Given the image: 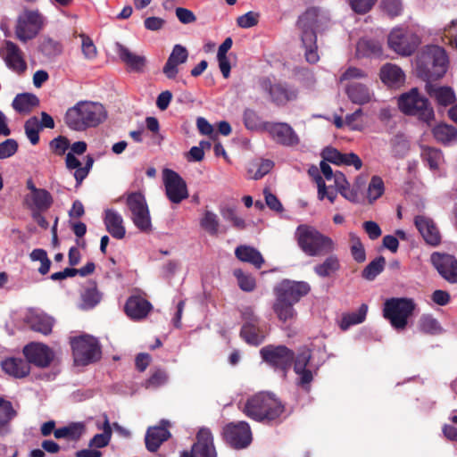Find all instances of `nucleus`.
I'll use <instances>...</instances> for the list:
<instances>
[{"mask_svg": "<svg viewBox=\"0 0 457 457\" xmlns=\"http://www.w3.org/2000/svg\"><path fill=\"white\" fill-rule=\"evenodd\" d=\"M106 118V112L101 104L81 101L69 108L64 116L65 124L77 131L96 127Z\"/></svg>", "mask_w": 457, "mask_h": 457, "instance_id": "nucleus-1", "label": "nucleus"}, {"mask_svg": "<svg viewBox=\"0 0 457 457\" xmlns=\"http://www.w3.org/2000/svg\"><path fill=\"white\" fill-rule=\"evenodd\" d=\"M445 51L437 46H428L417 57L416 71L419 78L431 83L441 79L447 71Z\"/></svg>", "mask_w": 457, "mask_h": 457, "instance_id": "nucleus-2", "label": "nucleus"}, {"mask_svg": "<svg viewBox=\"0 0 457 457\" xmlns=\"http://www.w3.org/2000/svg\"><path fill=\"white\" fill-rule=\"evenodd\" d=\"M285 411L282 402L270 393L261 392L248 398L243 412L255 421L274 420Z\"/></svg>", "mask_w": 457, "mask_h": 457, "instance_id": "nucleus-3", "label": "nucleus"}, {"mask_svg": "<svg viewBox=\"0 0 457 457\" xmlns=\"http://www.w3.org/2000/svg\"><path fill=\"white\" fill-rule=\"evenodd\" d=\"M295 238L301 250L309 256H325L335 249V243L329 237L309 225H299Z\"/></svg>", "mask_w": 457, "mask_h": 457, "instance_id": "nucleus-4", "label": "nucleus"}, {"mask_svg": "<svg viewBox=\"0 0 457 457\" xmlns=\"http://www.w3.org/2000/svg\"><path fill=\"white\" fill-rule=\"evenodd\" d=\"M319 10L315 7L308 8L299 16L296 27L300 31V38L304 48L305 60L314 64L319 62L316 27L318 22Z\"/></svg>", "mask_w": 457, "mask_h": 457, "instance_id": "nucleus-5", "label": "nucleus"}, {"mask_svg": "<svg viewBox=\"0 0 457 457\" xmlns=\"http://www.w3.org/2000/svg\"><path fill=\"white\" fill-rule=\"evenodd\" d=\"M398 107L405 115L414 116L428 125L435 119L434 109L428 99L421 96L417 87L399 96Z\"/></svg>", "mask_w": 457, "mask_h": 457, "instance_id": "nucleus-6", "label": "nucleus"}, {"mask_svg": "<svg viewBox=\"0 0 457 457\" xmlns=\"http://www.w3.org/2000/svg\"><path fill=\"white\" fill-rule=\"evenodd\" d=\"M415 308L416 303L411 298L392 297L384 303L383 316L395 328L404 329Z\"/></svg>", "mask_w": 457, "mask_h": 457, "instance_id": "nucleus-7", "label": "nucleus"}, {"mask_svg": "<svg viewBox=\"0 0 457 457\" xmlns=\"http://www.w3.org/2000/svg\"><path fill=\"white\" fill-rule=\"evenodd\" d=\"M71 346L74 362L86 366L100 360L102 355L101 345L93 336L82 335L71 339Z\"/></svg>", "mask_w": 457, "mask_h": 457, "instance_id": "nucleus-8", "label": "nucleus"}, {"mask_svg": "<svg viewBox=\"0 0 457 457\" xmlns=\"http://www.w3.org/2000/svg\"><path fill=\"white\" fill-rule=\"evenodd\" d=\"M260 355L264 362L284 375L291 368L295 359V352L283 345H265L260 350Z\"/></svg>", "mask_w": 457, "mask_h": 457, "instance_id": "nucleus-9", "label": "nucleus"}, {"mask_svg": "<svg viewBox=\"0 0 457 457\" xmlns=\"http://www.w3.org/2000/svg\"><path fill=\"white\" fill-rule=\"evenodd\" d=\"M420 43L419 36L408 28H395L387 37L389 48L402 56L411 55Z\"/></svg>", "mask_w": 457, "mask_h": 457, "instance_id": "nucleus-10", "label": "nucleus"}, {"mask_svg": "<svg viewBox=\"0 0 457 457\" xmlns=\"http://www.w3.org/2000/svg\"><path fill=\"white\" fill-rule=\"evenodd\" d=\"M126 204L131 212L134 225L140 231H151V217L145 195L140 192L130 193L127 197Z\"/></svg>", "mask_w": 457, "mask_h": 457, "instance_id": "nucleus-11", "label": "nucleus"}, {"mask_svg": "<svg viewBox=\"0 0 457 457\" xmlns=\"http://www.w3.org/2000/svg\"><path fill=\"white\" fill-rule=\"evenodd\" d=\"M44 25V17L38 11L27 10L17 19L16 37L21 42L33 39Z\"/></svg>", "mask_w": 457, "mask_h": 457, "instance_id": "nucleus-12", "label": "nucleus"}, {"mask_svg": "<svg viewBox=\"0 0 457 457\" xmlns=\"http://www.w3.org/2000/svg\"><path fill=\"white\" fill-rule=\"evenodd\" d=\"M223 440L234 449L246 448L252 442V431L245 421L230 422L223 427Z\"/></svg>", "mask_w": 457, "mask_h": 457, "instance_id": "nucleus-13", "label": "nucleus"}, {"mask_svg": "<svg viewBox=\"0 0 457 457\" xmlns=\"http://www.w3.org/2000/svg\"><path fill=\"white\" fill-rule=\"evenodd\" d=\"M162 179L165 195L172 204H179L188 197L187 183L178 172L170 169H164Z\"/></svg>", "mask_w": 457, "mask_h": 457, "instance_id": "nucleus-14", "label": "nucleus"}, {"mask_svg": "<svg viewBox=\"0 0 457 457\" xmlns=\"http://www.w3.org/2000/svg\"><path fill=\"white\" fill-rule=\"evenodd\" d=\"M261 88L266 92L270 101L277 106H284L288 102L295 101L297 98V90L287 84H273L269 78L260 79Z\"/></svg>", "mask_w": 457, "mask_h": 457, "instance_id": "nucleus-15", "label": "nucleus"}, {"mask_svg": "<svg viewBox=\"0 0 457 457\" xmlns=\"http://www.w3.org/2000/svg\"><path fill=\"white\" fill-rule=\"evenodd\" d=\"M430 262L445 281L457 284V259L454 255L434 252L430 255Z\"/></svg>", "mask_w": 457, "mask_h": 457, "instance_id": "nucleus-16", "label": "nucleus"}, {"mask_svg": "<svg viewBox=\"0 0 457 457\" xmlns=\"http://www.w3.org/2000/svg\"><path fill=\"white\" fill-rule=\"evenodd\" d=\"M310 291L311 287L307 282L289 279L282 280L274 288V293L277 297L295 304L297 303L302 297L307 295Z\"/></svg>", "mask_w": 457, "mask_h": 457, "instance_id": "nucleus-17", "label": "nucleus"}, {"mask_svg": "<svg viewBox=\"0 0 457 457\" xmlns=\"http://www.w3.org/2000/svg\"><path fill=\"white\" fill-rule=\"evenodd\" d=\"M22 353L29 364L39 368L49 367L54 358L53 350L43 343H29L24 346Z\"/></svg>", "mask_w": 457, "mask_h": 457, "instance_id": "nucleus-18", "label": "nucleus"}, {"mask_svg": "<svg viewBox=\"0 0 457 457\" xmlns=\"http://www.w3.org/2000/svg\"><path fill=\"white\" fill-rule=\"evenodd\" d=\"M181 457H217L213 436L209 428H201L196 435V442L191 451H184Z\"/></svg>", "mask_w": 457, "mask_h": 457, "instance_id": "nucleus-19", "label": "nucleus"}, {"mask_svg": "<svg viewBox=\"0 0 457 457\" xmlns=\"http://www.w3.org/2000/svg\"><path fill=\"white\" fill-rule=\"evenodd\" d=\"M264 130L272 139L282 145L293 146L299 143V137L293 128L285 122H265Z\"/></svg>", "mask_w": 457, "mask_h": 457, "instance_id": "nucleus-20", "label": "nucleus"}, {"mask_svg": "<svg viewBox=\"0 0 457 457\" xmlns=\"http://www.w3.org/2000/svg\"><path fill=\"white\" fill-rule=\"evenodd\" d=\"M169 427L170 421L162 420L158 426L149 427L147 428L145 443V448L149 452H157L160 446L171 436V434L168 429Z\"/></svg>", "mask_w": 457, "mask_h": 457, "instance_id": "nucleus-21", "label": "nucleus"}, {"mask_svg": "<svg viewBox=\"0 0 457 457\" xmlns=\"http://www.w3.org/2000/svg\"><path fill=\"white\" fill-rule=\"evenodd\" d=\"M188 58L187 49L181 45H175L168 57L166 63L162 68L163 74L169 79H173L179 73V65L185 63Z\"/></svg>", "mask_w": 457, "mask_h": 457, "instance_id": "nucleus-22", "label": "nucleus"}, {"mask_svg": "<svg viewBox=\"0 0 457 457\" xmlns=\"http://www.w3.org/2000/svg\"><path fill=\"white\" fill-rule=\"evenodd\" d=\"M414 224L427 244L436 246L441 242V236L434 221L422 215L414 219Z\"/></svg>", "mask_w": 457, "mask_h": 457, "instance_id": "nucleus-23", "label": "nucleus"}, {"mask_svg": "<svg viewBox=\"0 0 457 457\" xmlns=\"http://www.w3.org/2000/svg\"><path fill=\"white\" fill-rule=\"evenodd\" d=\"M52 195L45 188H40L33 194H27L23 199V205L34 212H46L53 204Z\"/></svg>", "mask_w": 457, "mask_h": 457, "instance_id": "nucleus-24", "label": "nucleus"}, {"mask_svg": "<svg viewBox=\"0 0 457 457\" xmlns=\"http://www.w3.org/2000/svg\"><path fill=\"white\" fill-rule=\"evenodd\" d=\"M152 309V304L146 299L132 295L130 296L124 306L126 314L134 320H140L145 319Z\"/></svg>", "mask_w": 457, "mask_h": 457, "instance_id": "nucleus-25", "label": "nucleus"}, {"mask_svg": "<svg viewBox=\"0 0 457 457\" xmlns=\"http://www.w3.org/2000/svg\"><path fill=\"white\" fill-rule=\"evenodd\" d=\"M104 223L108 233L116 239H122L126 235V228L122 216L112 209L104 212Z\"/></svg>", "mask_w": 457, "mask_h": 457, "instance_id": "nucleus-26", "label": "nucleus"}, {"mask_svg": "<svg viewBox=\"0 0 457 457\" xmlns=\"http://www.w3.org/2000/svg\"><path fill=\"white\" fill-rule=\"evenodd\" d=\"M4 61L6 65L16 72L21 73L26 71L27 64L20 47L12 41L5 42Z\"/></svg>", "mask_w": 457, "mask_h": 457, "instance_id": "nucleus-27", "label": "nucleus"}, {"mask_svg": "<svg viewBox=\"0 0 457 457\" xmlns=\"http://www.w3.org/2000/svg\"><path fill=\"white\" fill-rule=\"evenodd\" d=\"M381 81L388 87H398L404 83L405 74L403 70L393 63H386L380 68Z\"/></svg>", "mask_w": 457, "mask_h": 457, "instance_id": "nucleus-28", "label": "nucleus"}, {"mask_svg": "<svg viewBox=\"0 0 457 457\" xmlns=\"http://www.w3.org/2000/svg\"><path fill=\"white\" fill-rule=\"evenodd\" d=\"M1 366L6 374L15 378H23L30 372V365L21 358H7L2 361Z\"/></svg>", "mask_w": 457, "mask_h": 457, "instance_id": "nucleus-29", "label": "nucleus"}, {"mask_svg": "<svg viewBox=\"0 0 457 457\" xmlns=\"http://www.w3.org/2000/svg\"><path fill=\"white\" fill-rule=\"evenodd\" d=\"M118 54L120 60L132 71L143 72L146 65V58L144 55L131 52L128 47L119 45Z\"/></svg>", "mask_w": 457, "mask_h": 457, "instance_id": "nucleus-30", "label": "nucleus"}, {"mask_svg": "<svg viewBox=\"0 0 457 457\" xmlns=\"http://www.w3.org/2000/svg\"><path fill=\"white\" fill-rule=\"evenodd\" d=\"M425 90L429 96L434 97L442 106L452 104L455 100L453 90L448 87H436L432 83H426Z\"/></svg>", "mask_w": 457, "mask_h": 457, "instance_id": "nucleus-31", "label": "nucleus"}, {"mask_svg": "<svg viewBox=\"0 0 457 457\" xmlns=\"http://www.w3.org/2000/svg\"><path fill=\"white\" fill-rule=\"evenodd\" d=\"M235 255L239 261L251 263L257 269L264 263L262 253L253 246L241 245L236 248Z\"/></svg>", "mask_w": 457, "mask_h": 457, "instance_id": "nucleus-32", "label": "nucleus"}, {"mask_svg": "<svg viewBox=\"0 0 457 457\" xmlns=\"http://www.w3.org/2000/svg\"><path fill=\"white\" fill-rule=\"evenodd\" d=\"M294 305L295 303L276 296L272 309L281 322L287 323L292 322L297 317V312L294 308Z\"/></svg>", "mask_w": 457, "mask_h": 457, "instance_id": "nucleus-33", "label": "nucleus"}, {"mask_svg": "<svg viewBox=\"0 0 457 457\" xmlns=\"http://www.w3.org/2000/svg\"><path fill=\"white\" fill-rule=\"evenodd\" d=\"M346 95L348 98L356 104H365L370 102L372 94L370 89L361 83H351L346 87Z\"/></svg>", "mask_w": 457, "mask_h": 457, "instance_id": "nucleus-34", "label": "nucleus"}, {"mask_svg": "<svg viewBox=\"0 0 457 457\" xmlns=\"http://www.w3.org/2000/svg\"><path fill=\"white\" fill-rule=\"evenodd\" d=\"M240 337L248 345L257 346L265 339V334L259 323L243 324L240 330Z\"/></svg>", "mask_w": 457, "mask_h": 457, "instance_id": "nucleus-35", "label": "nucleus"}, {"mask_svg": "<svg viewBox=\"0 0 457 457\" xmlns=\"http://www.w3.org/2000/svg\"><path fill=\"white\" fill-rule=\"evenodd\" d=\"M356 52L360 57H379L383 54V48L378 40L361 38L357 43Z\"/></svg>", "mask_w": 457, "mask_h": 457, "instance_id": "nucleus-36", "label": "nucleus"}, {"mask_svg": "<svg viewBox=\"0 0 457 457\" xmlns=\"http://www.w3.org/2000/svg\"><path fill=\"white\" fill-rule=\"evenodd\" d=\"M38 104V98L31 93L17 95L12 104L13 109L20 113H29Z\"/></svg>", "mask_w": 457, "mask_h": 457, "instance_id": "nucleus-37", "label": "nucleus"}, {"mask_svg": "<svg viewBox=\"0 0 457 457\" xmlns=\"http://www.w3.org/2000/svg\"><path fill=\"white\" fill-rule=\"evenodd\" d=\"M341 268L337 255H328L321 263L314 266L315 274L320 278H328L337 272Z\"/></svg>", "mask_w": 457, "mask_h": 457, "instance_id": "nucleus-38", "label": "nucleus"}, {"mask_svg": "<svg viewBox=\"0 0 457 457\" xmlns=\"http://www.w3.org/2000/svg\"><path fill=\"white\" fill-rule=\"evenodd\" d=\"M16 415L12 403L0 397V436L8 433L9 423Z\"/></svg>", "mask_w": 457, "mask_h": 457, "instance_id": "nucleus-39", "label": "nucleus"}, {"mask_svg": "<svg viewBox=\"0 0 457 457\" xmlns=\"http://www.w3.org/2000/svg\"><path fill=\"white\" fill-rule=\"evenodd\" d=\"M436 140L444 145L457 141V129L451 125L439 124L432 130Z\"/></svg>", "mask_w": 457, "mask_h": 457, "instance_id": "nucleus-40", "label": "nucleus"}, {"mask_svg": "<svg viewBox=\"0 0 457 457\" xmlns=\"http://www.w3.org/2000/svg\"><path fill=\"white\" fill-rule=\"evenodd\" d=\"M368 305L362 303L356 312L343 315L340 328L342 330H347L351 326L360 324L366 319Z\"/></svg>", "mask_w": 457, "mask_h": 457, "instance_id": "nucleus-41", "label": "nucleus"}, {"mask_svg": "<svg viewBox=\"0 0 457 457\" xmlns=\"http://www.w3.org/2000/svg\"><path fill=\"white\" fill-rule=\"evenodd\" d=\"M84 431V425L81 423H71L68 426L56 428L54 437L56 439L67 438L72 441H78Z\"/></svg>", "mask_w": 457, "mask_h": 457, "instance_id": "nucleus-42", "label": "nucleus"}, {"mask_svg": "<svg viewBox=\"0 0 457 457\" xmlns=\"http://www.w3.org/2000/svg\"><path fill=\"white\" fill-rule=\"evenodd\" d=\"M168 374L164 369L155 368L152 370L150 377L143 384L145 389H156L168 381Z\"/></svg>", "mask_w": 457, "mask_h": 457, "instance_id": "nucleus-43", "label": "nucleus"}, {"mask_svg": "<svg viewBox=\"0 0 457 457\" xmlns=\"http://www.w3.org/2000/svg\"><path fill=\"white\" fill-rule=\"evenodd\" d=\"M418 327L421 332L429 335H439L443 332L437 320L431 315H422L419 320Z\"/></svg>", "mask_w": 457, "mask_h": 457, "instance_id": "nucleus-44", "label": "nucleus"}, {"mask_svg": "<svg viewBox=\"0 0 457 457\" xmlns=\"http://www.w3.org/2000/svg\"><path fill=\"white\" fill-rule=\"evenodd\" d=\"M385 264V257H377L363 269L361 271L362 278L370 281L374 280L375 278L384 270Z\"/></svg>", "mask_w": 457, "mask_h": 457, "instance_id": "nucleus-45", "label": "nucleus"}, {"mask_svg": "<svg viewBox=\"0 0 457 457\" xmlns=\"http://www.w3.org/2000/svg\"><path fill=\"white\" fill-rule=\"evenodd\" d=\"M54 321L46 315H36L30 320V327L32 330L49 335L53 329Z\"/></svg>", "mask_w": 457, "mask_h": 457, "instance_id": "nucleus-46", "label": "nucleus"}, {"mask_svg": "<svg viewBox=\"0 0 457 457\" xmlns=\"http://www.w3.org/2000/svg\"><path fill=\"white\" fill-rule=\"evenodd\" d=\"M25 134L29 142L35 145L39 142V131L41 126H39V120L36 116H32L25 121L24 124Z\"/></svg>", "mask_w": 457, "mask_h": 457, "instance_id": "nucleus-47", "label": "nucleus"}, {"mask_svg": "<svg viewBox=\"0 0 457 457\" xmlns=\"http://www.w3.org/2000/svg\"><path fill=\"white\" fill-rule=\"evenodd\" d=\"M101 300V294L96 288V282H90L82 294L83 304L87 308L95 307Z\"/></svg>", "mask_w": 457, "mask_h": 457, "instance_id": "nucleus-48", "label": "nucleus"}, {"mask_svg": "<svg viewBox=\"0 0 457 457\" xmlns=\"http://www.w3.org/2000/svg\"><path fill=\"white\" fill-rule=\"evenodd\" d=\"M244 124L250 130H264L266 121H262L258 113L252 109H245L243 115Z\"/></svg>", "mask_w": 457, "mask_h": 457, "instance_id": "nucleus-49", "label": "nucleus"}, {"mask_svg": "<svg viewBox=\"0 0 457 457\" xmlns=\"http://www.w3.org/2000/svg\"><path fill=\"white\" fill-rule=\"evenodd\" d=\"M349 238L351 242V254L353 258L359 263L363 262L366 260V253L360 237L356 234L351 232L349 234Z\"/></svg>", "mask_w": 457, "mask_h": 457, "instance_id": "nucleus-50", "label": "nucleus"}, {"mask_svg": "<svg viewBox=\"0 0 457 457\" xmlns=\"http://www.w3.org/2000/svg\"><path fill=\"white\" fill-rule=\"evenodd\" d=\"M200 225L211 236H216L218 234L220 224L218 216L214 212L206 211L200 220Z\"/></svg>", "mask_w": 457, "mask_h": 457, "instance_id": "nucleus-51", "label": "nucleus"}, {"mask_svg": "<svg viewBox=\"0 0 457 457\" xmlns=\"http://www.w3.org/2000/svg\"><path fill=\"white\" fill-rule=\"evenodd\" d=\"M30 259L32 261L40 262V267L38 268V272L41 275H46L49 272L51 267V261L47 256V253L46 250L41 248L34 249L30 253Z\"/></svg>", "mask_w": 457, "mask_h": 457, "instance_id": "nucleus-52", "label": "nucleus"}, {"mask_svg": "<svg viewBox=\"0 0 457 457\" xmlns=\"http://www.w3.org/2000/svg\"><path fill=\"white\" fill-rule=\"evenodd\" d=\"M385 190L384 182L378 176H373L368 187V198L370 203L379 198Z\"/></svg>", "mask_w": 457, "mask_h": 457, "instance_id": "nucleus-53", "label": "nucleus"}, {"mask_svg": "<svg viewBox=\"0 0 457 457\" xmlns=\"http://www.w3.org/2000/svg\"><path fill=\"white\" fill-rule=\"evenodd\" d=\"M234 276L237 279L239 287L245 292H252L256 287L255 278L248 274H245L242 270H235Z\"/></svg>", "mask_w": 457, "mask_h": 457, "instance_id": "nucleus-54", "label": "nucleus"}, {"mask_svg": "<svg viewBox=\"0 0 457 457\" xmlns=\"http://www.w3.org/2000/svg\"><path fill=\"white\" fill-rule=\"evenodd\" d=\"M40 51L47 57H54L62 52V46L56 40L46 38L40 45Z\"/></svg>", "mask_w": 457, "mask_h": 457, "instance_id": "nucleus-55", "label": "nucleus"}, {"mask_svg": "<svg viewBox=\"0 0 457 457\" xmlns=\"http://www.w3.org/2000/svg\"><path fill=\"white\" fill-rule=\"evenodd\" d=\"M311 359L312 351L306 346L300 348L297 355L295 354V359L293 361L295 372H298L300 370L306 369Z\"/></svg>", "mask_w": 457, "mask_h": 457, "instance_id": "nucleus-56", "label": "nucleus"}, {"mask_svg": "<svg viewBox=\"0 0 457 457\" xmlns=\"http://www.w3.org/2000/svg\"><path fill=\"white\" fill-rule=\"evenodd\" d=\"M422 158L431 170H436L442 159V153L436 148L427 147L422 152Z\"/></svg>", "mask_w": 457, "mask_h": 457, "instance_id": "nucleus-57", "label": "nucleus"}, {"mask_svg": "<svg viewBox=\"0 0 457 457\" xmlns=\"http://www.w3.org/2000/svg\"><path fill=\"white\" fill-rule=\"evenodd\" d=\"M314 171L317 173L315 177V181L318 186V198L320 200H323L325 197H327L329 200V202L333 204L337 198V193L328 191L325 181L322 179V177L318 173L317 168H315Z\"/></svg>", "mask_w": 457, "mask_h": 457, "instance_id": "nucleus-58", "label": "nucleus"}, {"mask_svg": "<svg viewBox=\"0 0 457 457\" xmlns=\"http://www.w3.org/2000/svg\"><path fill=\"white\" fill-rule=\"evenodd\" d=\"M81 37V51L84 57L87 60H93L97 55L96 47L93 42V40L85 34H80Z\"/></svg>", "mask_w": 457, "mask_h": 457, "instance_id": "nucleus-59", "label": "nucleus"}, {"mask_svg": "<svg viewBox=\"0 0 457 457\" xmlns=\"http://www.w3.org/2000/svg\"><path fill=\"white\" fill-rule=\"evenodd\" d=\"M381 5L383 11L391 18L400 15L403 11L401 0H382Z\"/></svg>", "mask_w": 457, "mask_h": 457, "instance_id": "nucleus-60", "label": "nucleus"}, {"mask_svg": "<svg viewBox=\"0 0 457 457\" xmlns=\"http://www.w3.org/2000/svg\"><path fill=\"white\" fill-rule=\"evenodd\" d=\"M259 13L254 12H248L237 19V24L243 29H249L254 27L259 22Z\"/></svg>", "mask_w": 457, "mask_h": 457, "instance_id": "nucleus-61", "label": "nucleus"}, {"mask_svg": "<svg viewBox=\"0 0 457 457\" xmlns=\"http://www.w3.org/2000/svg\"><path fill=\"white\" fill-rule=\"evenodd\" d=\"M321 157L327 162L340 166L343 154L332 146H327L322 150Z\"/></svg>", "mask_w": 457, "mask_h": 457, "instance_id": "nucleus-62", "label": "nucleus"}, {"mask_svg": "<svg viewBox=\"0 0 457 457\" xmlns=\"http://www.w3.org/2000/svg\"><path fill=\"white\" fill-rule=\"evenodd\" d=\"M222 216L226 220L232 223L233 227L237 229H245L246 227L245 221L241 217L237 216L236 211L232 208H228L222 212Z\"/></svg>", "mask_w": 457, "mask_h": 457, "instance_id": "nucleus-63", "label": "nucleus"}, {"mask_svg": "<svg viewBox=\"0 0 457 457\" xmlns=\"http://www.w3.org/2000/svg\"><path fill=\"white\" fill-rule=\"evenodd\" d=\"M18 150V143L12 138H9L0 143V159H5L12 156Z\"/></svg>", "mask_w": 457, "mask_h": 457, "instance_id": "nucleus-64", "label": "nucleus"}]
</instances>
